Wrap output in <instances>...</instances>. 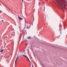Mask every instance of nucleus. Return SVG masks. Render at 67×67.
Segmentation results:
<instances>
[{"mask_svg":"<svg viewBox=\"0 0 67 67\" xmlns=\"http://www.w3.org/2000/svg\"><path fill=\"white\" fill-rule=\"evenodd\" d=\"M20 56H22V55Z\"/></svg>","mask_w":67,"mask_h":67,"instance_id":"nucleus-23","label":"nucleus"},{"mask_svg":"<svg viewBox=\"0 0 67 67\" xmlns=\"http://www.w3.org/2000/svg\"><path fill=\"white\" fill-rule=\"evenodd\" d=\"M27 58L28 61H29V62H30V60H29V58H28V57H27Z\"/></svg>","mask_w":67,"mask_h":67,"instance_id":"nucleus-8","label":"nucleus"},{"mask_svg":"<svg viewBox=\"0 0 67 67\" xmlns=\"http://www.w3.org/2000/svg\"><path fill=\"white\" fill-rule=\"evenodd\" d=\"M18 56H17V58H16V60H15V62H16V60H17L18 59V58H19V57H18Z\"/></svg>","mask_w":67,"mask_h":67,"instance_id":"nucleus-5","label":"nucleus"},{"mask_svg":"<svg viewBox=\"0 0 67 67\" xmlns=\"http://www.w3.org/2000/svg\"><path fill=\"white\" fill-rule=\"evenodd\" d=\"M6 22H7V21H5Z\"/></svg>","mask_w":67,"mask_h":67,"instance_id":"nucleus-25","label":"nucleus"},{"mask_svg":"<svg viewBox=\"0 0 67 67\" xmlns=\"http://www.w3.org/2000/svg\"><path fill=\"white\" fill-rule=\"evenodd\" d=\"M44 10H45V8H44V9L43 10L44 11Z\"/></svg>","mask_w":67,"mask_h":67,"instance_id":"nucleus-21","label":"nucleus"},{"mask_svg":"<svg viewBox=\"0 0 67 67\" xmlns=\"http://www.w3.org/2000/svg\"><path fill=\"white\" fill-rule=\"evenodd\" d=\"M16 65V61H15V66Z\"/></svg>","mask_w":67,"mask_h":67,"instance_id":"nucleus-9","label":"nucleus"},{"mask_svg":"<svg viewBox=\"0 0 67 67\" xmlns=\"http://www.w3.org/2000/svg\"><path fill=\"white\" fill-rule=\"evenodd\" d=\"M5 40H7V39H8V38H7V37H4L3 39L4 40H5Z\"/></svg>","mask_w":67,"mask_h":67,"instance_id":"nucleus-3","label":"nucleus"},{"mask_svg":"<svg viewBox=\"0 0 67 67\" xmlns=\"http://www.w3.org/2000/svg\"><path fill=\"white\" fill-rule=\"evenodd\" d=\"M7 10V11H8Z\"/></svg>","mask_w":67,"mask_h":67,"instance_id":"nucleus-24","label":"nucleus"},{"mask_svg":"<svg viewBox=\"0 0 67 67\" xmlns=\"http://www.w3.org/2000/svg\"><path fill=\"white\" fill-rule=\"evenodd\" d=\"M23 56L26 57V58H27V57H26V55H23Z\"/></svg>","mask_w":67,"mask_h":67,"instance_id":"nucleus-10","label":"nucleus"},{"mask_svg":"<svg viewBox=\"0 0 67 67\" xmlns=\"http://www.w3.org/2000/svg\"><path fill=\"white\" fill-rule=\"evenodd\" d=\"M25 54H26V53H25Z\"/></svg>","mask_w":67,"mask_h":67,"instance_id":"nucleus-22","label":"nucleus"},{"mask_svg":"<svg viewBox=\"0 0 67 67\" xmlns=\"http://www.w3.org/2000/svg\"><path fill=\"white\" fill-rule=\"evenodd\" d=\"M11 36H15V35H14L13 34H11Z\"/></svg>","mask_w":67,"mask_h":67,"instance_id":"nucleus-7","label":"nucleus"},{"mask_svg":"<svg viewBox=\"0 0 67 67\" xmlns=\"http://www.w3.org/2000/svg\"><path fill=\"white\" fill-rule=\"evenodd\" d=\"M25 45H26V46H27V44H25Z\"/></svg>","mask_w":67,"mask_h":67,"instance_id":"nucleus-16","label":"nucleus"},{"mask_svg":"<svg viewBox=\"0 0 67 67\" xmlns=\"http://www.w3.org/2000/svg\"><path fill=\"white\" fill-rule=\"evenodd\" d=\"M23 32L24 33V34H27V32H26V30H25L24 31H23Z\"/></svg>","mask_w":67,"mask_h":67,"instance_id":"nucleus-2","label":"nucleus"},{"mask_svg":"<svg viewBox=\"0 0 67 67\" xmlns=\"http://www.w3.org/2000/svg\"><path fill=\"white\" fill-rule=\"evenodd\" d=\"M40 3H41V2H39V5H40Z\"/></svg>","mask_w":67,"mask_h":67,"instance_id":"nucleus-13","label":"nucleus"},{"mask_svg":"<svg viewBox=\"0 0 67 67\" xmlns=\"http://www.w3.org/2000/svg\"><path fill=\"white\" fill-rule=\"evenodd\" d=\"M4 21L3 20H2V23H3V22Z\"/></svg>","mask_w":67,"mask_h":67,"instance_id":"nucleus-14","label":"nucleus"},{"mask_svg":"<svg viewBox=\"0 0 67 67\" xmlns=\"http://www.w3.org/2000/svg\"><path fill=\"white\" fill-rule=\"evenodd\" d=\"M0 4H1V3H0Z\"/></svg>","mask_w":67,"mask_h":67,"instance_id":"nucleus-18","label":"nucleus"},{"mask_svg":"<svg viewBox=\"0 0 67 67\" xmlns=\"http://www.w3.org/2000/svg\"><path fill=\"white\" fill-rule=\"evenodd\" d=\"M23 2V0H21Z\"/></svg>","mask_w":67,"mask_h":67,"instance_id":"nucleus-17","label":"nucleus"},{"mask_svg":"<svg viewBox=\"0 0 67 67\" xmlns=\"http://www.w3.org/2000/svg\"><path fill=\"white\" fill-rule=\"evenodd\" d=\"M1 52L2 53V52H3V49H2L1 51Z\"/></svg>","mask_w":67,"mask_h":67,"instance_id":"nucleus-11","label":"nucleus"},{"mask_svg":"<svg viewBox=\"0 0 67 67\" xmlns=\"http://www.w3.org/2000/svg\"><path fill=\"white\" fill-rule=\"evenodd\" d=\"M27 38L28 39H31V37H27Z\"/></svg>","mask_w":67,"mask_h":67,"instance_id":"nucleus-6","label":"nucleus"},{"mask_svg":"<svg viewBox=\"0 0 67 67\" xmlns=\"http://www.w3.org/2000/svg\"><path fill=\"white\" fill-rule=\"evenodd\" d=\"M62 18H64V16H62Z\"/></svg>","mask_w":67,"mask_h":67,"instance_id":"nucleus-19","label":"nucleus"},{"mask_svg":"<svg viewBox=\"0 0 67 67\" xmlns=\"http://www.w3.org/2000/svg\"><path fill=\"white\" fill-rule=\"evenodd\" d=\"M27 29H28V28H29V26H27Z\"/></svg>","mask_w":67,"mask_h":67,"instance_id":"nucleus-12","label":"nucleus"},{"mask_svg":"<svg viewBox=\"0 0 67 67\" xmlns=\"http://www.w3.org/2000/svg\"><path fill=\"white\" fill-rule=\"evenodd\" d=\"M18 18L19 19H20V20H23V18H20V17L19 16H18Z\"/></svg>","mask_w":67,"mask_h":67,"instance_id":"nucleus-4","label":"nucleus"},{"mask_svg":"<svg viewBox=\"0 0 67 67\" xmlns=\"http://www.w3.org/2000/svg\"><path fill=\"white\" fill-rule=\"evenodd\" d=\"M7 50L8 51H10V49L9 48H8L7 49Z\"/></svg>","mask_w":67,"mask_h":67,"instance_id":"nucleus-15","label":"nucleus"},{"mask_svg":"<svg viewBox=\"0 0 67 67\" xmlns=\"http://www.w3.org/2000/svg\"><path fill=\"white\" fill-rule=\"evenodd\" d=\"M56 1L59 4L60 7H61L62 9L63 12H65L66 8L65 7L66 5L65 3V0H56Z\"/></svg>","mask_w":67,"mask_h":67,"instance_id":"nucleus-1","label":"nucleus"},{"mask_svg":"<svg viewBox=\"0 0 67 67\" xmlns=\"http://www.w3.org/2000/svg\"><path fill=\"white\" fill-rule=\"evenodd\" d=\"M17 34H18V35H19V33L18 32L17 33Z\"/></svg>","mask_w":67,"mask_h":67,"instance_id":"nucleus-20","label":"nucleus"}]
</instances>
